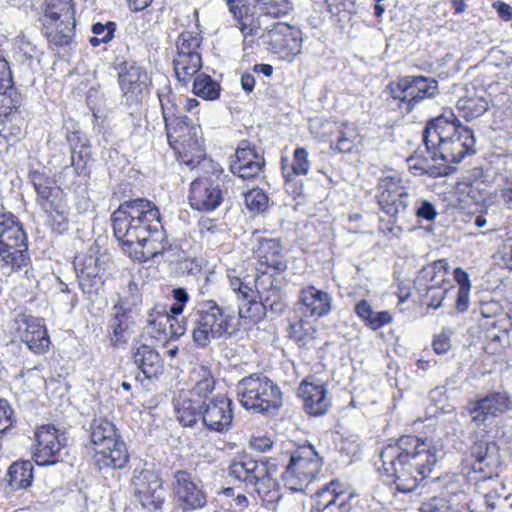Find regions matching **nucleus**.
I'll list each match as a JSON object with an SVG mask.
<instances>
[{
    "label": "nucleus",
    "mask_w": 512,
    "mask_h": 512,
    "mask_svg": "<svg viewBox=\"0 0 512 512\" xmlns=\"http://www.w3.org/2000/svg\"><path fill=\"white\" fill-rule=\"evenodd\" d=\"M113 233L130 258L145 262L170 250L157 206L144 198L125 201L111 215Z\"/></svg>",
    "instance_id": "nucleus-1"
},
{
    "label": "nucleus",
    "mask_w": 512,
    "mask_h": 512,
    "mask_svg": "<svg viewBox=\"0 0 512 512\" xmlns=\"http://www.w3.org/2000/svg\"><path fill=\"white\" fill-rule=\"evenodd\" d=\"M442 434L439 430L434 437L425 439L405 435L381 450L383 471L393 479L398 491L412 492L430 475L436 462L444 455Z\"/></svg>",
    "instance_id": "nucleus-2"
},
{
    "label": "nucleus",
    "mask_w": 512,
    "mask_h": 512,
    "mask_svg": "<svg viewBox=\"0 0 512 512\" xmlns=\"http://www.w3.org/2000/svg\"><path fill=\"white\" fill-rule=\"evenodd\" d=\"M423 141L434 161L440 166H450L475 153L473 131L461 124L452 111H447L429 121L423 131Z\"/></svg>",
    "instance_id": "nucleus-3"
},
{
    "label": "nucleus",
    "mask_w": 512,
    "mask_h": 512,
    "mask_svg": "<svg viewBox=\"0 0 512 512\" xmlns=\"http://www.w3.org/2000/svg\"><path fill=\"white\" fill-rule=\"evenodd\" d=\"M465 462L474 473L480 474L477 483L484 493L481 496L482 504L477 512H506L507 507L512 508V495L507 493L501 481L494 479L500 466L495 443L476 441L470 447Z\"/></svg>",
    "instance_id": "nucleus-4"
},
{
    "label": "nucleus",
    "mask_w": 512,
    "mask_h": 512,
    "mask_svg": "<svg viewBox=\"0 0 512 512\" xmlns=\"http://www.w3.org/2000/svg\"><path fill=\"white\" fill-rule=\"evenodd\" d=\"M90 440L94 446L93 461L101 469H121L129 461L126 444L115 424L106 417H95L90 426Z\"/></svg>",
    "instance_id": "nucleus-5"
},
{
    "label": "nucleus",
    "mask_w": 512,
    "mask_h": 512,
    "mask_svg": "<svg viewBox=\"0 0 512 512\" xmlns=\"http://www.w3.org/2000/svg\"><path fill=\"white\" fill-rule=\"evenodd\" d=\"M228 470L231 477L252 486L264 502L270 504L280 500L278 484L273 478L274 465L239 454L231 460Z\"/></svg>",
    "instance_id": "nucleus-6"
},
{
    "label": "nucleus",
    "mask_w": 512,
    "mask_h": 512,
    "mask_svg": "<svg viewBox=\"0 0 512 512\" xmlns=\"http://www.w3.org/2000/svg\"><path fill=\"white\" fill-rule=\"evenodd\" d=\"M236 326L235 317L230 311L214 300L204 301L194 315L193 342L205 348L213 340L230 337L236 331Z\"/></svg>",
    "instance_id": "nucleus-7"
},
{
    "label": "nucleus",
    "mask_w": 512,
    "mask_h": 512,
    "mask_svg": "<svg viewBox=\"0 0 512 512\" xmlns=\"http://www.w3.org/2000/svg\"><path fill=\"white\" fill-rule=\"evenodd\" d=\"M170 147L178 155V160L194 168L204 157L201 128L185 115L172 118L165 124Z\"/></svg>",
    "instance_id": "nucleus-8"
},
{
    "label": "nucleus",
    "mask_w": 512,
    "mask_h": 512,
    "mask_svg": "<svg viewBox=\"0 0 512 512\" xmlns=\"http://www.w3.org/2000/svg\"><path fill=\"white\" fill-rule=\"evenodd\" d=\"M236 389L240 404L258 413L277 411L283 404L279 386L263 374L244 377Z\"/></svg>",
    "instance_id": "nucleus-9"
},
{
    "label": "nucleus",
    "mask_w": 512,
    "mask_h": 512,
    "mask_svg": "<svg viewBox=\"0 0 512 512\" xmlns=\"http://www.w3.org/2000/svg\"><path fill=\"white\" fill-rule=\"evenodd\" d=\"M42 32L51 46H68L76 26L73 0H46Z\"/></svg>",
    "instance_id": "nucleus-10"
},
{
    "label": "nucleus",
    "mask_w": 512,
    "mask_h": 512,
    "mask_svg": "<svg viewBox=\"0 0 512 512\" xmlns=\"http://www.w3.org/2000/svg\"><path fill=\"white\" fill-rule=\"evenodd\" d=\"M323 466L322 457L311 444L298 447L282 474L285 485L293 491H304L317 477Z\"/></svg>",
    "instance_id": "nucleus-11"
},
{
    "label": "nucleus",
    "mask_w": 512,
    "mask_h": 512,
    "mask_svg": "<svg viewBox=\"0 0 512 512\" xmlns=\"http://www.w3.org/2000/svg\"><path fill=\"white\" fill-rule=\"evenodd\" d=\"M259 41L280 59L292 61L302 50V32L284 22H276L263 30Z\"/></svg>",
    "instance_id": "nucleus-12"
},
{
    "label": "nucleus",
    "mask_w": 512,
    "mask_h": 512,
    "mask_svg": "<svg viewBox=\"0 0 512 512\" xmlns=\"http://www.w3.org/2000/svg\"><path fill=\"white\" fill-rule=\"evenodd\" d=\"M391 97L399 100V108L410 112L422 100L438 93V82L424 76H404L389 85Z\"/></svg>",
    "instance_id": "nucleus-13"
},
{
    "label": "nucleus",
    "mask_w": 512,
    "mask_h": 512,
    "mask_svg": "<svg viewBox=\"0 0 512 512\" xmlns=\"http://www.w3.org/2000/svg\"><path fill=\"white\" fill-rule=\"evenodd\" d=\"M108 263V256L100 254L95 248H90L86 253H79L75 256L73 265L79 287L84 294L92 296L98 293L104 283L103 274Z\"/></svg>",
    "instance_id": "nucleus-14"
},
{
    "label": "nucleus",
    "mask_w": 512,
    "mask_h": 512,
    "mask_svg": "<svg viewBox=\"0 0 512 512\" xmlns=\"http://www.w3.org/2000/svg\"><path fill=\"white\" fill-rule=\"evenodd\" d=\"M376 190L378 205L385 214L394 220L407 216L410 195L397 174L380 178Z\"/></svg>",
    "instance_id": "nucleus-15"
},
{
    "label": "nucleus",
    "mask_w": 512,
    "mask_h": 512,
    "mask_svg": "<svg viewBox=\"0 0 512 512\" xmlns=\"http://www.w3.org/2000/svg\"><path fill=\"white\" fill-rule=\"evenodd\" d=\"M68 455L67 438L52 425H42L35 432L33 459L39 466L63 462Z\"/></svg>",
    "instance_id": "nucleus-16"
},
{
    "label": "nucleus",
    "mask_w": 512,
    "mask_h": 512,
    "mask_svg": "<svg viewBox=\"0 0 512 512\" xmlns=\"http://www.w3.org/2000/svg\"><path fill=\"white\" fill-rule=\"evenodd\" d=\"M135 500L148 512H158L165 502L166 491L158 473L153 469L134 471L131 478Z\"/></svg>",
    "instance_id": "nucleus-17"
},
{
    "label": "nucleus",
    "mask_w": 512,
    "mask_h": 512,
    "mask_svg": "<svg viewBox=\"0 0 512 512\" xmlns=\"http://www.w3.org/2000/svg\"><path fill=\"white\" fill-rule=\"evenodd\" d=\"M200 44L201 37L192 32H183L177 39L173 65L178 81L183 84L188 83L202 67Z\"/></svg>",
    "instance_id": "nucleus-18"
},
{
    "label": "nucleus",
    "mask_w": 512,
    "mask_h": 512,
    "mask_svg": "<svg viewBox=\"0 0 512 512\" xmlns=\"http://www.w3.org/2000/svg\"><path fill=\"white\" fill-rule=\"evenodd\" d=\"M172 492L175 502L183 512L200 510L207 505L208 497L200 481L186 470L173 474Z\"/></svg>",
    "instance_id": "nucleus-19"
},
{
    "label": "nucleus",
    "mask_w": 512,
    "mask_h": 512,
    "mask_svg": "<svg viewBox=\"0 0 512 512\" xmlns=\"http://www.w3.org/2000/svg\"><path fill=\"white\" fill-rule=\"evenodd\" d=\"M355 495L339 480H332L313 497L310 512H351Z\"/></svg>",
    "instance_id": "nucleus-20"
},
{
    "label": "nucleus",
    "mask_w": 512,
    "mask_h": 512,
    "mask_svg": "<svg viewBox=\"0 0 512 512\" xmlns=\"http://www.w3.org/2000/svg\"><path fill=\"white\" fill-rule=\"evenodd\" d=\"M448 262L445 259L435 261L432 265L424 267L416 280L419 289L426 290L425 303L434 309L441 305L448 290L446 280Z\"/></svg>",
    "instance_id": "nucleus-21"
},
{
    "label": "nucleus",
    "mask_w": 512,
    "mask_h": 512,
    "mask_svg": "<svg viewBox=\"0 0 512 512\" xmlns=\"http://www.w3.org/2000/svg\"><path fill=\"white\" fill-rule=\"evenodd\" d=\"M119 86L125 101L129 105L142 102L150 85L147 71L132 60L124 61L119 65Z\"/></svg>",
    "instance_id": "nucleus-22"
},
{
    "label": "nucleus",
    "mask_w": 512,
    "mask_h": 512,
    "mask_svg": "<svg viewBox=\"0 0 512 512\" xmlns=\"http://www.w3.org/2000/svg\"><path fill=\"white\" fill-rule=\"evenodd\" d=\"M253 252L257 259V270L262 275L256 278H267L270 280L271 275L267 273L272 270L277 274L283 273L288 268L287 259L283 253V247L278 239L258 238L257 245L254 246Z\"/></svg>",
    "instance_id": "nucleus-23"
},
{
    "label": "nucleus",
    "mask_w": 512,
    "mask_h": 512,
    "mask_svg": "<svg viewBox=\"0 0 512 512\" xmlns=\"http://www.w3.org/2000/svg\"><path fill=\"white\" fill-rule=\"evenodd\" d=\"M149 333L158 341L177 340L185 334L186 326L179 315H174L164 306L153 308L148 315Z\"/></svg>",
    "instance_id": "nucleus-24"
},
{
    "label": "nucleus",
    "mask_w": 512,
    "mask_h": 512,
    "mask_svg": "<svg viewBox=\"0 0 512 512\" xmlns=\"http://www.w3.org/2000/svg\"><path fill=\"white\" fill-rule=\"evenodd\" d=\"M233 402L223 394L213 396L202 406L201 422L213 432H227L233 421Z\"/></svg>",
    "instance_id": "nucleus-25"
},
{
    "label": "nucleus",
    "mask_w": 512,
    "mask_h": 512,
    "mask_svg": "<svg viewBox=\"0 0 512 512\" xmlns=\"http://www.w3.org/2000/svg\"><path fill=\"white\" fill-rule=\"evenodd\" d=\"M189 204L199 212H212L223 202L220 184L211 178H197L190 184Z\"/></svg>",
    "instance_id": "nucleus-26"
},
{
    "label": "nucleus",
    "mask_w": 512,
    "mask_h": 512,
    "mask_svg": "<svg viewBox=\"0 0 512 512\" xmlns=\"http://www.w3.org/2000/svg\"><path fill=\"white\" fill-rule=\"evenodd\" d=\"M16 324L21 341L33 353L43 354L49 348L50 339L41 319L30 315H19Z\"/></svg>",
    "instance_id": "nucleus-27"
},
{
    "label": "nucleus",
    "mask_w": 512,
    "mask_h": 512,
    "mask_svg": "<svg viewBox=\"0 0 512 512\" xmlns=\"http://www.w3.org/2000/svg\"><path fill=\"white\" fill-rule=\"evenodd\" d=\"M236 160L231 163V171L239 178L246 180L260 175L264 167V158L254 146L247 140L239 143L236 152Z\"/></svg>",
    "instance_id": "nucleus-28"
},
{
    "label": "nucleus",
    "mask_w": 512,
    "mask_h": 512,
    "mask_svg": "<svg viewBox=\"0 0 512 512\" xmlns=\"http://www.w3.org/2000/svg\"><path fill=\"white\" fill-rule=\"evenodd\" d=\"M31 181L37 193V204L46 214H52L53 210L62 209L67 205L63 190L53 185L50 178L34 171L31 173Z\"/></svg>",
    "instance_id": "nucleus-29"
},
{
    "label": "nucleus",
    "mask_w": 512,
    "mask_h": 512,
    "mask_svg": "<svg viewBox=\"0 0 512 512\" xmlns=\"http://www.w3.org/2000/svg\"><path fill=\"white\" fill-rule=\"evenodd\" d=\"M299 310L305 318H321L332 310V297L313 285L303 287L299 293Z\"/></svg>",
    "instance_id": "nucleus-30"
},
{
    "label": "nucleus",
    "mask_w": 512,
    "mask_h": 512,
    "mask_svg": "<svg viewBox=\"0 0 512 512\" xmlns=\"http://www.w3.org/2000/svg\"><path fill=\"white\" fill-rule=\"evenodd\" d=\"M512 401L502 393H491L478 400L475 406L471 408L472 420L477 425H483L491 418H495L510 410Z\"/></svg>",
    "instance_id": "nucleus-31"
},
{
    "label": "nucleus",
    "mask_w": 512,
    "mask_h": 512,
    "mask_svg": "<svg viewBox=\"0 0 512 512\" xmlns=\"http://www.w3.org/2000/svg\"><path fill=\"white\" fill-rule=\"evenodd\" d=\"M298 395L303 399L307 413L319 416L327 412L329 400L327 390L322 383L304 381L298 389Z\"/></svg>",
    "instance_id": "nucleus-32"
},
{
    "label": "nucleus",
    "mask_w": 512,
    "mask_h": 512,
    "mask_svg": "<svg viewBox=\"0 0 512 512\" xmlns=\"http://www.w3.org/2000/svg\"><path fill=\"white\" fill-rule=\"evenodd\" d=\"M174 413L177 421L185 427L194 426L201 420L202 404L196 401L184 389L177 392L173 398Z\"/></svg>",
    "instance_id": "nucleus-33"
},
{
    "label": "nucleus",
    "mask_w": 512,
    "mask_h": 512,
    "mask_svg": "<svg viewBox=\"0 0 512 512\" xmlns=\"http://www.w3.org/2000/svg\"><path fill=\"white\" fill-rule=\"evenodd\" d=\"M254 282L256 294L260 295L265 309L275 314L283 313L287 307V297L282 289L273 285L271 279L255 278Z\"/></svg>",
    "instance_id": "nucleus-34"
},
{
    "label": "nucleus",
    "mask_w": 512,
    "mask_h": 512,
    "mask_svg": "<svg viewBox=\"0 0 512 512\" xmlns=\"http://www.w3.org/2000/svg\"><path fill=\"white\" fill-rule=\"evenodd\" d=\"M133 359L148 379L156 378L163 372V361L159 353L149 345L142 344L137 347Z\"/></svg>",
    "instance_id": "nucleus-35"
},
{
    "label": "nucleus",
    "mask_w": 512,
    "mask_h": 512,
    "mask_svg": "<svg viewBox=\"0 0 512 512\" xmlns=\"http://www.w3.org/2000/svg\"><path fill=\"white\" fill-rule=\"evenodd\" d=\"M4 244L28 249L27 236L13 215H3L0 219V245Z\"/></svg>",
    "instance_id": "nucleus-36"
},
{
    "label": "nucleus",
    "mask_w": 512,
    "mask_h": 512,
    "mask_svg": "<svg viewBox=\"0 0 512 512\" xmlns=\"http://www.w3.org/2000/svg\"><path fill=\"white\" fill-rule=\"evenodd\" d=\"M354 311L357 316L363 320L365 325L372 330H378L393 321V317L389 311L376 312L366 300L359 301L355 305Z\"/></svg>",
    "instance_id": "nucleus-37"
},
{
    "label": "nucleus",
    "mask_w": 512,
    "mask_h": 512,
    "mask_svg": "<svg viewBox=\"0 0 512 512\" xmlns=\"http://www.w3.org/2000/svg\"><path fill=\"white\" fill-rule=\"evenodd\" d=\"M33 464L31 461L14 462L8 469V483L12 489H25L33 481Z\"/></svg>",
    "instance_id": "nucleus-38"
},
{
    "label": "nucleus",
    "mask_w": 512,
    "mask_h": 512,
    "mask_svg": "<svg viewBox=\"0 0 512 512\" xmlns=\"http://www.w3.org/2000/svg\"><path fill=\"white\" fill-rule=\"evenodd\" d=\"M198 375L201 377L192 389L184 390L191 394L196 401L205 405L212 398L210 395L215 389V379L211 375L209 369L205 366H200Z\"/></svg>",
    "instance_id": "nucleus-39"
},
{
    "label": "nucleus",
    "mask_w": 512,
    "mask_h": 512,
    "mask_svg": "<svg viewBox=\"0 0 512 512\" xmlns=\"http://www.w3.org/2000/svg\"><path fill=\"white\" fill-rule=\"evenodd\" d=\"M0 260L12 271H18L29 264L28 249L9 244L0 245Z\"/></svg>",
    "instance_id": "nucleus-40"
},
{
    "label": "nucleus",
    "mask_w": 512,
    "mask_h": 512,
    "mask_svg": "<svg viewBox=\"0 0 512 512\" xmlns=\"http://www.w3.org/2000/svg\"><path fill=\"white\" fill-rule=\"evenodd\" d=\"M361 142V136L357 127L348 122L341 123V129L337 132L334 148L342 153L351 152Z\"/></svg>",
    "instance_id": "nucleus-41"
},
{
    "label": "nucleus",
    "mask_w": 512,
    "mask_h": 512,
    "mask_svg": "<svg viewBox=\"0 0 512 512\" xmlns=\"http://www.w3.org/2000/svg\"><path fill=\"white\" fill-rule=\"evenodd\" d=\"M308 151L305 148H297L293 153L291 167H283L282 174L286 185H289L294 176H305L310 170V161Z\"/></svg>",
    "instance_id": "nucleus-42"
},
{
    "label": "nucleus",
    "mask_w": 512,
    "mask_h": 512,
    "mask_svg": "<svg viewBox=\"0 0 512 512\" xmlns=\"http://www.w3.org/2000/svg\"><path fill=\"white\" fill-rule=\"evenodd\" d=\"M456 108L464 119L470 121L487 111L488 102L483 97H464L458 100Z\"/></svg>",
    "instance_id": "nucleus-43"
},
{
    "label": "nucleus",
    "mask_w": 512,
    "mask_h": 512,
    "mask_svg": "<svg viewBox=\"0 0 512 512\" xmlns=\"http://www.w3.org/2000/svg\"><path fill=\"white\" fill-rule=\"evenodd\" d=\"M109 329L110 341L114 346L125 344L130 338L127 314L117 311L109 322Z\"/></svg>",
    "instance_id": "nucleus-44"
},
{
    "label": "nucleus",
    "mask_w": 512,
    "mask_h": 512,
    "mask_svg": "<svg viewBox=\"0 0 512 512\" xmlns=\"http://www.w3.org/2000/svg\"><path fill=\"white\" fill-rule=\"evenodd\" d=\"M219 90V84L204 73L198 74L193 82L194 94L206 100L217 99Z\"/></svg>",
    "instance_id": "nucleus-45"
},
{
    "label": "nucleus",
    "mask_w": 512,
    "mask_h": 512,
    "mask_svg": "<svg viewBox=\"0 0 512 512\" xmlns=\"http://www.w3.org/2000/svg\"><path fill=\"white\" fill-rule=\"evenodd\" d=\"M238 306L239 317L249 319L252 322H258L265 314V307L261 301H256L255 297L242 298Z\"/></svg>",
    "instance_id": "nucleus-46"
},
{
    "label": "nucleus",
    "mask_w": 512,
    "mask_h": 512,
    "mask_svg": "<svg viewBox=\"0 0 512 512\" xmlns=\"http://www.w3.org/2000/svg\"><path fill=\"white\" fill-rule=\"evenodd\" d=\"M341 123L335 120H322L315 122L311 126L312 133L322 141L330 143V147L334 148L337 132L341 129Z\"/></svg>",
    "instance_id": "nucleus-47"
},
{
    "label": "nucleus",
    "mask_w": 512,
    "mask_h": 512,
    "mask_svg": "<svg viewBox=\"0 0 512 512\" xmlns=\"http://www.w3.org/2000/svg\"><path fill=\"white\" fill-rule=\"evenodd\" d=\"M157 96L165 124L172 120V118L179 116L176 115L177 107L175 95L172 93V89L169 85H164L163 87L159 88L157 91Z\"/></svg>",
    "instance_id": "nucleus-48"
},
{
    "label": "nucleus",
    "mask_w": 512,
    "mask_h": 512,
    "mask_svg": "<svg viewBox=\"0 0 512 512\" xmlns=\"http://www.w3.org/2000/svg\"><path fill=\"white\" fill-rule=\"evenodd\" d=\"M239 29L243 35V48L244 50L252 48L254 44V37H260L261 22L260 19H254L250 16L244 17L239 23Z\"/></svg>",
    "instance_id": "nucleus-49"
},
{
    "label": "nucleus",
    "mask_w": 512,
    "mask_h": 512,
    "mask_svg": "<svg viewBox=\"0 0 512 512\" xmlns=\"http://www.w3.org/2000/svg\"><path fill=\"white\" fill-rule=\"evenodd\" d=\"M117 24L112 21L106 23L97 22L92 25L91 31L94 34L89 42L91 46L98 47L101 44L109 43L113 38L116 31Z\"/></svg>",
    "instance_id": "nucleus-50"
},
{
    "label": "nucleus",
    "mask_w": 512,
    "mask_h": 512,
    "mask_svg": "<svg viewBox=\"0 0 512 512\" xmlns=\"http://www.w3.org/2000/svg\"><path fill=\"white\" fill-rule=\"evenodd\" d=\"M255 2L265 15L275 18L288 14L292 9L289 0H255Z\"/></svg>",
    "instance_id": "nucleus-51"
},
{
    "label": "nucleus",
    "mask_w": 512,
    "mask_h": 512,
    "mask_svg": "<svg viewBox=\"0 0 512 512\" xmlns=\"http://www.w3.org/2000/svg\"><path fill=\"white\" fill-rule=\"evenodd\" d=\"M243 196L246 207L251 212H263L268 207L269 199L262 189L252 188L244 192Z\"/></svg>",
    "instance_id": "nucleus-52"
},
{
    "label": "nucleus",
    "mask_w": 512,
    "mask_h": 512,
    "mask_svg": "<svg viewBox=\"0 0 512 512\" xmlns=\"http://www.w3.org/2000/svg\"><path fill=\"white\" fill-rule=\"evenodd\" d=\"M227 277L229 279L230 287L238 300L247 297H255L256 290L235 275V270H228Z\"/></svg>",
    "instance_id": "nucleus-53"
},
{
    "label": "nucleus",
    "mask_w": 512,
    "mask_h": 512,
    "mask_svg": "<svg viewBox=\"0 0 512 512\" xmlns=\"http://www.w3.org/2000/svg\"><path fill=\"white\" fill-rule=\"evenodd\" d=\"M420 512H459L451 502L445 497H432L423 502Z\"/></svg>",
    "instance_id": "nucleus-54"
},
{
    "label": "nucleus",
    "mask_w": 512,
    "mask_h": 512,
    "mask_svg": "<svg viewBox=\"0 0 512 512\" xmlns=\"http://www.w3.org/2000/svg\"><path fill=\"white\" fill-rule=\"evenodd\" d=\"M68 211H67V205L63 206L62 209H55L53 210L52 214H47L49 218V224L52 227V229L58 233L61 234L68 228Z\"/></svg>",
    "instance_id": "nucleus-55"
},
{
    "label": "nucleus",
    "mask_w": 512,
    "mask_h": 512,
    "mask_svg": "<svg viewBox=\"0 0 512 512\" xmlns=\"http://www.w3.org/2000/svg\"><path fill=\"white\" fill-rule=\"evenodd\" d=\"M122 306L130 308L136 306L141 301V295L138 285L134 281H130L127 287L123 290Z\"/></svg>",
    "instance_id": "nucleus-56"
},
{
    "label": "nucleus",
    "mask_w": 512,
    "mask_h": 512,
    "mask_svg": "<svg viewBox=\"0 0 512 512\" xmlns=\"http://www.w3.org/2000/svg\"><path fill=\"white\" fill-rule=\"evenodd\" d=\"M409 168L411 170H414V174L427 173L432 177L446 176L451 171V166H439V167L427 166V167H424V166H419L417 164H413V165L411 164L409 166Z\"/></svg>",
    "instance_id": "nucleus-57"
},
{
    "label": "nucleus",
    "mask_w": 512,
    "mask_h": 512,
    "mask_svg": "<svg viewBox=\"0 0 512 512\" xmlns=\"http://www.w3.org/2000/svg\"><path fill=\"white\" fill-rule=\"evenodd\" d=\"M173 298L175 300V303L171 306L170 312L174 315H181L185 304L187 303L189 299V295L183 288H176L173 290Z\"/></svg>",
    "instance_id": "nucleus-58"
},
{
    "label": "nucleus",
    "mask_w": 512,
    "mask_h": 512,
    "mask_svg": "<svg viewBox=\"0 0 512 512\" xmlns=\"http://www.w3.org/2000/svg\"><path fill=\"white\" fill-rule=\"evenodd\" d=\"M13 410L5 399H0V433L12 425Z\"/></svg>",
    "instance_id": "nucleus-59"
},
{
    "label": "nucleus",
    "mask_w": 512,
    "mask_h": 512,
    "mask_svg": "<svg viewBox=\"0 0 512 512\" xmlns=\"http://www.w3.org/2000/svg\"><path fill=\"white\" fill-rule=\"evenodd\" d=\"M16 379H24L25 381L29 382V387L40 386L44 381L43 377L39 374L37 367L27 369L26 371H21L19 374H17Z\"/></svg>",
    "instance_id": "nucleus-60"
},
{
    "label": "nucleus",
    "mask_w": 512,
    "mask_h": 512,
    "mask_svg": "<svg viewBox=\"0 0 512 512\" xmlns=\"http://www.w3.org/2000/svg\"><path fill=\"white\" fill-rule=\"evenodd\" d=\"M432 345L437 354L440 355L446 353L451 347L449 334L446 332L440 333L434 338Z\"/></svg>",
    "instance_id": "nucleus-61"
},
{
    "label": "nucleus",
    "mask_w": 512,
    "mask_h": 512,
    "mask_svg": "<svg viewBox=\"0 0 512 512\" xmlns=\"http://www.w3.org/2000/svg\"><path fill=\"white\" fill-rule=\"evenodd\" d=\"M77 139L79 140V136L76 135V134H73L71 137H69V142L71 143V161H72V164L75 165L77 163V158L79 160H82L84 157L87 156V144L86 143H82L81 146H80V149H78V146L77 145H73V142L74 140Z\"/></svg>",
    "instance_id": "nucleus-62"
},
{
    "label": "nucleus",
    "mask_w": 512,
    "mask_h": 512,
    "mask_svg": "<svg viewBox=\"0 0 512 512\" xmlns=\"http://www.w3.org/2000/svg\"><path fill=\"white\" fill-rule=\"evenodd\" d=\"M273 441L267 436H253L250 447L258 452H266L272 448Z\"/></svg>",
    "instance_id": "nucleus-63"
},
{
    "label": "nucleus",
    "mask_w": 512,
    "mask_h": 512,
    "mask_svg": "<svg viewBox=\"0 0 512 512\" xmlns=\"http://www.w3.org/2000/svg\"><path fill=\"white\" fill-rule=\"evenodd\" d=\"M415 214L417 217L427 221L433 220L437 215L434 206L428 201H424L421 206L415 210Z\"/></svg>",
    "instance_id": "nucleus-64"
}]
</instances>
